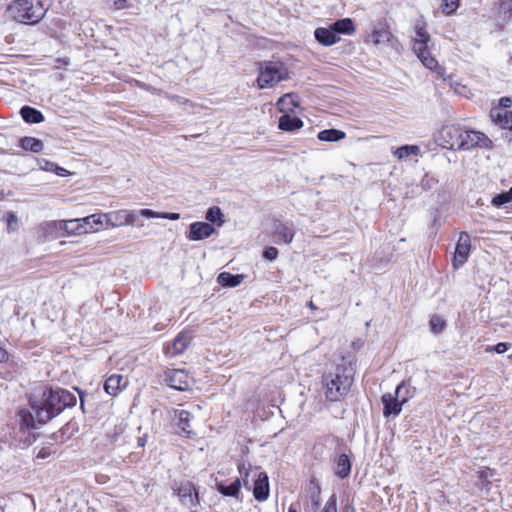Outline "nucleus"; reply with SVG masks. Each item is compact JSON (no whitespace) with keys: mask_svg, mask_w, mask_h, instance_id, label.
<instances>
[{"mask_svg":"<svg viewBox=\"0 0 512 512\" xmlns=\"http://www.w3.org/2000/svg\"><path fill=\"white\" fill-rule=\"evenodd\" d=\"M75 404V395L67 390L60 388L41 389L38 396L34 394L30 398V408H22L17 413L16 421L19 431L15 432V437L18 443L23 446L30 445L35 440L31 430L36 428L37 424L46 423L65 408Z\"/></svg>","mask_w":512,"mask_h":512,"instance_id":"1","label":"nucleus"},{"mask_svg":"<svg viewBox=\"0 0 512 512\" xmlns=\"http://www.w3.org/2000/svg\"><path fill=\"white\" fill-rule=\"evenodd\" d=\"M353 383L351 369L337 365L333 370L324 373L322 390L327 400L335 402L343 399Z\"/></svg>","mask_w":512,"mask_h":512,"instance_id":"2","label":"nucleus"},{"mask_svg":"<svg viewBox=\"0 0 512 512\" xmlns=\"http://www.w3.org/2000/svg\"><path fill=\"white\" fill-rule=\"evenodd\" d=\"M47 11L46 0H14L7 7V12L13 20L27 25L39 23Z\"/></svg>","mask_w":512,"mask_h":512,"instance_id":"3","label":"nucleus"},{"mask_svg":"<svg viewBox=\"0 0 512 512\" xmlns=\"http://www.w3.org/2000/svg\"><path fill=\"white\" fill-rule=\"evenodd\" d=\"M403 390H407V387L404 383H401L397 386L395 390V394H384L382 396L383 403V415L388 418L390 416H398L402 410V406L407 402L408 396H402L401 393Z\"/></svg>","mask_w":512,"mask_h":512,"instance_id":"4","label":"nucleus"},{"mask_svg":"<svg viewBox=\"0 0 512 512\" xmlns=\"http://www.w3.org/2000/svg\"><path fill=\"white\" fill-rule=\"evenodd\" d=\"M430 41V35L426 30V26L424 23L418 22L415 25V38L413 40V51L418 57V59L422 62V64H426L431 58L430 51L428 49V42Z\"/></svg>","mask_w":512,"mask_h":512,"instance_id":"5","label":"nucleus"},{"mask_svg":"<svg viewBox=\"0 0 512 512\" xmlns=\"http://www.w3.org/2000/svg\"><path fill=\"white\" fill-rule=\"evenodd\" d=\"M288 77V71L285 66H265L260 70L257 78L258 87L264 89L273 87Z\"/></svg>","mask_w":512,"mask_h":512,"instance_id":"6","label":"nucleus"},{"mask_svg":"<svg viewBox=\"0 0 512 512\" xmlns=\"http://www.w3.org/2000/svg\"><path fill=\"white\" fill-rule=\"evenodd\" d=\"M463 129L456 125L443 126L438 134L439 144L446 149L460 150Z\"/></svg>","mask_w":512,"mask_h":512,"instance_id":"7","label":"nucleus"},{"mask_svg":"<svg viewBox=\"0 0 512 512\" xmlns=\"http://www.w3.org/2000/svg\"><path fill=\"white\" fill-rule=\"evenodd\" d=\"M164 381L174 389L186 391L190 388L192 378L184 369H169L164 372Z\"/></svg>","mask_w":512,"mask_h":512,"instance_id":"8","label":"nucleus"},{"mask_svg":"<svg viewBox=\"0 0 512 512\" xmlns=\"http://www.w3.org/2000/svg\"><path fill=\"white\" fill-rule=\"evenodd\" d=\"M491 143V140L479 131L463 130L460 150H469L474 147L488 148Z\"/></svg>","mask_w":512,"mask_h":512,"instance_id":"9","label":"nucleus"},{"mask_svg":"<svg viewBox=\"0 0 512 512\" xmlns=\"http://www.w3.org/2000/svg\"><path fill=\"white\" fill-rule=\"evenodd\" d=\"M174 492L179 497L181 503L187 507H194L198 504V493L190 481H182L175 483Z\"/></svg>","mask_w":512,"mask_h":512,"instance_id":"10","label":"nucleus"},{"mask_svg":"<svg viewBox=\"0 0 512 512\" xmlns=\"http://www.w3.org/2000/svg\"><path fill=\"white\" fill-rule=\"evenodd\" d=\"M470 249H471V240L470 236L466 232L460 233L455 253L452 261V265L454 269H459L461 266H463L466 261L468 260V257L470 255Z\"/></svg>","mask_w":512,"mask_h":512,"instance_id":"11","label":"nucleus"},{"mask_svg":"<svg viewBox=\"0 0 512 512\" xmlns=\"http://www.w3.org/2000/svg\"><path fill=\"white\" fill-rule=\"evenodd\" d=\"M215 232L214 227L207 222H194L190 224L187 238L191 241H200L210 237Z\"/></svg>","mask_w":512,"mask_h":512,"instance_id":"12","label":"nucleus"},{"mask_svg":"<svg viewBox=\"0 0 512 512\" xmlns=\"http://www.w3.org/2000/svg\"><path fill=\"white\" fill-rule=\"evenodd\" d=\"M321 489L319 485L311 482L310 487L307 489L306 494L303 496L305 499L304 510L305 512H318L321 500Z\"/></svg>","mask_w":512,"mask_h":512,"instance_id":"13","label":"nucleus"},{"mask_svg":"<svg viewBox=\"0 0 512 512\" xmlns=\"http://www.w3.org/2000/svg\"><path fill=\"white\" fill-rule=\"evenodd\" d=\"M191 335L186 332H180L172 341L170 345L166 347V354L168 356H176L182 354L191 342Z\"/></svg>","mask_w":512,"mask_h":512,"instance_id":"14","label":"nucleus"},{"mask_svg":"<svg viewBox=\"0 0 512 512\" xmlns=\"http://www.w3.org/2000/svg\"><path fill=\"white\" fill-rule=\"evenodd\" d=\"M54 227H58L61 231L64 232L63 235H83L85 234V230H83V225L81 218L70 219V220H57L51 224Z\"/></svg>","mask_w":512,"mask_h":512,"instance_id":"15","label":"nucleus"},{"mask_svg":"<svg viewBox=\"0 0 512 512\" xmlns=\"http://www.w3.org/2000/svg\"><path fill=\"white\" fill-rule=\"evenodd\" d=\"M128 384L125 377L120 374H113L104 383V390L111 396L118 395Z\"/></svg>","mask_w":512,"mask_h":512,"instance_id":"16","label":"nucleus"},{"mask_svg":"<svg viewBox=\"0 0 512 512\" xmlns=\"http://www.w3.org/2000/svg\"><path fill=\"white\" fill-rule=\"evenodd\" d=\"M253 495L256 500L264 501L269 496L268 476L265 472H260L255 479L253 487Z\"/></svg>","mask_w":512,"mask_h":512,"instance_id":"17","label":"nucleus"},{"mask_svg":"<svg viewBox=\"0 0 512 512\" xmlns=\"http://www.w3.org/2000/svg\"><path fill=\"white\" fill-rule=\"evenodd\" d=\"M490 117L501 128L512 130V111L504 108H494L490 112Z\"/></svg>","mask_w":512,"mask_h":512,"instance_id":"18","label":"nucleus"},{"mask_svg":"<svg viewBox=\"0 0 512 512\" xmlns=\"http://www.w3.org/2000/svg\"><path fill=\"white\" fill-rule=\"evenodd\" d=\"M316 41L324 46H331L340 40V36H335L331 26L318 27L314 31Z\"/></svg>","mask_w":512,"mask_h":512,"instance_id":"19","label":"nucleus"},{"mask_svg":"<svg viewBox=\"0 0 512 512\" xmlns=\"http://www.w3.org/2000/svg\"><path fill=\"white\" fill-rule=\"evenodd\" d=\"M335 36L351 35L355 32V25L351 18H342L330 24Z\"/></svg>","mask_w":512,"mask_h":512,"instance_id":"20","label":"nucleus"},{"mask_svg":"<svg viewBox=\"0 0 512 512\" xmlns=\"http://www.w3.org/2000/svg\"><path fill=\"white\" fill-rule=\"evenodd\" d=\"M240 488H241V482H240L239 478H236L234 481H232L229 484H226L224 482L216 483L217 491L226 497H235L238 499L239 494H240Z\"/></svg>","mask_w":512,"mask_h":512,"instance_id":"21","label":"nucleus"},{"mask_svg":"<svg viewBox=\"0 0 512 512\" xmlns=\"http://www.w3.org/2000/svg\"><path fill=\"white\" fill-rule=\"evenodd\" d=\"M303 126V121L295 116L289 115V113H284L278 121L279 129L287 132H292L297 129H300Z\"/></svg>","mask_w":512,"mask_h":512,"instance_id":"22","label":"nucleus"},{"mask_svg":"<svg viewBox=\"0 0 512 512\" xmlns=\"http://www.w3.org/2000/svg\"><path fill=\"white\" fill-rule=\"evenodd\" d=\"M85 234L99 231L103 226L102 213L92 214L81 218Z\"/></svg>","mask_w":512,"mask_h":512,"instance_id":"23","label":"nucleus"},{"mask_svg":"<svg viewBox=\"0 0 512 512\" xmlns=\"http://www.w3.org/2000/svg\"><path fill=\"white\" fill-rule=\"evenodd\" d=\"M351 471V462L346 454H341L337 457L335 462V474L340 478H346Z\"/></svg>","mask_w":512,"mask_h":512,"instance_id":"24","label":"nucleus"},{"mask_svg":"<svg viewBox=\"0 0 512 512\" xmlns=\"http://www.w3.org/2000/svg\"><path fill=\"white\" fill-rule=\"evenodd\" d=\"M244 278L243 274L234 275L229 272H222L219 274L217 281L222 286L237 287L243 282Z\"/></svg>","mask_w":512,"mask_h":512,"instance_id":"25","label":"nucleus"},{"mask_svg":"<svg viewBox=\"0 0 512 512\" xmlns=\"http://www.w3.org/2000/svg\"><path fill=\"white\" fill-rule=\"evenodd\" d=\"M391 37V32L385 28L374 29L368 35L367 41L375 45H380L389 42L391 40Z\"/></svg>","mask_w":512,"mask_h":512,"instance_id":"26","label":"nucleus"},{"mask_svg":"<svg viewBox=\"0 0 512 512\" xmlns=\"http://www.w3.org/2000/svg\"><path fill=\"white\" fill-rule=\"evenodd\" d=\"M274 234L279 239V241L289 244L293 241L295 232L292 225L279 224L275 228Z\"/></svg>","mask_w":512,"mask_h":512,"instance_id":"27","label":"nucleus"},{"mask_svg":"<svg viewBox=\"0 0 512 512\" xmlns=\"http://www.w3.org/2000/svg\"><path fill=\"white\" fill-rule=\"evenodd\" d=\"M20 114L27 123L36 124L44 120L43 114L39 110L32 108L30 106L22 107L20 110Z\"/></svg>","mask_w":512,"mask_h":512,"instance_id":"28","label":"nucleus"},{"mask_svg":"<svg viewBox=\"0 0 512 512\" xmlns=\"http://www.w3.org/2000/svg\"><path fill=\"white\" fill-rule=\"evenodd\" d=\"M345 132L338 129H325L318 133V139L326 142H336L344 139Z\"/></svg>","mask_w":512,"mask_h":512,"instance_id":"29","label":"nucleus"},{"mask_svg":"<svg viewBox=\"0 0 512 512\" xmlns=\"http://www.w3.org/2000/svg\"><path fill=\"white\" fill-rule=\"evenodd\" d=\"M140 214L145 218H161L169 220H178L180 218V214L178 213L156 212L151 209H141Z\"/></svg>","mask_w":512,"mask_h":512,"instance_id":"30","label":"nucleus"},{"mask_svg":"<svg viewBox=\"0 0 512 512\" xmlns=\"http://www.w3.org/2000/svg\"><path fill=\"white\" fill-rule=\"evenodd\" d=\"M175 417L178 418V427L186 434H190L191 433V430L189 429L190 428V419H191V414L190 412L186 411V410H176L175 411Z\"/></svg>","mask_w":512,"mask_h":512,"instance_id":"31","label":"nucleus"},{"mask_svg":"<svg viewBox=\"0 0 512 512\" xmlns=\"http://www.w3.org/2000/svg\"><path fill=\"white\" fill-rule=\"evenodd\" d=\"M20 146L27 151L40 152L43 149L41 140L33 137H23L20 139Z\"/></svg>","mask_w":512,"mask_h":512,"instance_id":"32","label":"nucleus"},{"mask_svg":"<svg viewBox=\"0 0 512 512\" xmlns=\"http://www.w3.org/2000/svg\"><path fill=\"white\" fill-rule=\"evenodd\" d=\"M420 153V148L417 145H404L397 148L394 152V155L399 159L408 158L411 155L417 156Z\"/></svg>","mask_w":512,"mask_h":512,"instance_id":"33","label":"nucleus"},{"mask_svg":"<svg viewBox=\"0 0 512 512\" xmlns=\"http://www.w3.org/2000/svg\"><path fill=\"white\" fill-rule=\"evenodd\" d=\"M297 104L294 102V99L290 94H286L279 98L277 101V107L280 112L282 113H289L293 112L294 107H296Z\"/></svg>","mask_w":512,"mask_h":512,"instance_id":"34","label":"nucleus"},{"mask_svg":"<svg viewBox=\"0 0 512 512\" xmlns=\"http://www.w3.org/2000/svg\"><path fill=\"white\" fill-rule=\"evenodd\" d=\"M223 214L220 210L219 207H211L207 210L206 212V219L209 221V222H212V223H217L219 226H221L223 224Z\"/></svg>","mask_w":512,"mask_h":512,"instance_id":"35","label":"nucleus"},{"mask_svg":"<svg viewBox=\"0 0 512 512\" xmlns=\"http://www.w3.org/2000/svg\"><path fill=\"white\" fill-rule=\"evenodd\" d=\"M117 227L127 226V209H121L117 211H111V215Z\"/></svg>","mask_w":512,"mask_h":512,"instance_id":"36","label":"nucleus"},{"mask_svg":"<svg viewBox=\"0 0 512 512\" xmlns=\"http://www.w3.org/2000/svg\"><path fill=\"white\" fill-rule=\"evenodd\" d=\"M459 5L460 0H443L441 9L445 15L449 16L454 14V12L458 9Z\"/></svg>","mask_w":512,"mask_h":512,"instance_id":"37","label":"nucleus"},{"mask_svg":"<svg viewBox=\"0 0 512 512\" xmlns=\"http://www.w3.org/2000/svg\"><path fill=\"white\" fill-rule=\"evenodd\" d=\"M104 2L114 10H123L132 6L129 0H104Z\"/></svg>","mask_w":512,"mask_h":512,"instance_id":"38","label":"nucleus"},{"mask_svg":"<svg viewBox=\"0 0 512 512\" xmlns=\"http://www.w3.org/2000/svg\"><path fill=\"white\" fill-rule=\"evenodd\" d=\"M446 326L445 321L439 316H433L430 320V328L433 333H440Z\"/></svg>","mask_w":512,"mask_h":512,"instance_id":"39","label":"nucleus"},{"mask_svg":"<svg viewBox=\"0 0 512 512\" xmlns=\"http://www.w3.org/2000/svg\"><path fill=\"white\" fill-rule=\"evenodd\" d=\"M127 218H128V222H127V226H138V227H143L144 224L143 223H139V216H142L140 214V210L139 211H135V210H127Z\"/></svg>","mask_w":512,"mask_h":512,"instance_id":"40","label":"nucleus"},{"mask_svg":"<svg viewBox=\"0 0 512 512\" xmlns=\"http://www.w3.org/2000/svg\"><path fill=\"white\" fill-rule=\"evenodd\" d=\"M319 512H337V497L332 494Z\"/></svg>","mask_w":512,"mask_h":512,"instance_id":"41","label":"nucleus"},{"mask_svg":"<svg viewBox=\"0 0 512 512\" xmlns=\"http://www.w3.org/2000/svg\"><path fill=\"white\" fill-rule=\"evenodd\" d=\"M510 345L506 342H500L494 346H488L486 348V352H496L498 354H502L509 349Z\"/></svg>","mask_w":512,"mask_h":512,"instance_id":"42","label":"nucleus"},{"mask_svg":"<svg viewBox=\"0 0 512 512\" xmlns=\"http://www.w3.org/2000/svg\"><path fill=\"white\" fill-rule=\"evenodd\" d=\"M56 220L54 221H47V222H44L40 225V228L41 230L44 231L45 234H49V235H52L54 233H58L61 231L60 228L58 227H54V226H50V224L54 223Z\"/></svg>","mask_w":512,"mask_h":512,"instance_id":"43","label":"nucleus"},{"mask_svg":"<svg viewBox=\"0 0 512 512\" xmlns=\"http://www.w3.org/2000/svg\"><path fill=\"white\" fill-rule=\"evenodd\" d=\"M509 202H510L509 197H507L504 192L497 194L495 197H493V199L491 201L492 205L495 207H500Z\"/></svg>","mask_w":512,"mask_h":512,"instance_id":"44","label":"nucleus"},{"mask_svg":"<svg viewBox=\"0 0 512 512\" xmlns=\"http://www.w3.org/2000/svg\"><path fill=\"white\" fill-rule=\"evenodd\" d=\"M278 249L275 248V247H267L264 252H263V256L267 259V260H270V261H273L275 260L277 257H278Z\"/></svg>","mask_w":512,"mask_h":512,"instance_id":"45","label":"nucleus"},{"mask_svg":"<svg viewBox=\"0 0 512 512\" xmlns=\"http://www.w3.org/2000/svg\"><path fill=\"white\" fill-rule=\"evenodd\" d=\"M501 10L508 15V17L512 16V0H504L500 4Z\"/></svg>","mask_w":512,"mask_h":512,"instance_id":"46","label":"nucleus"},{"mask_svg":"<svg viewBox=\"0 0 512 512\" xmlns=\"http://www.w3.org/2000/svg\"><path fill=\"white\" fill-rule=\"evenodd\" d=\"M111 215V212H105V213H102V220L104 221L105 220V224L107 227H110V228H117L114 220H113V217L110 216Z\"/></svg>","mask_w":512,"mask_h":512,"instance_id":"47","label":"nucleus"},{"mask_svg":"<svg viewBox=\"0 0 512 512\" xmlns=\"http://www.w3.org/2000/svg\"><path fill=\"white\" fill-rule=\"evenodd\" d=\"M13 223H15V224L17 223V217L14 213L10 212L7 215V224H8L9 229H14L12 226Z\"/></svg>","mask_w":512,"mask_h":512,"instance_id":"48","label":"nucleus"},{"mask_svg":"<svg viewBox=\"0 0 512 512\" xmlns=\"http://www.w3.org/2000/svg\"><path fill=\"white\" fill-rule=\"evenodd\" d=\"M511 103H512V101L508 97H502L500 99V105L503 106L504 109L507 108V107H510Z\"/></svg>","mask_w":512,"mask_h":512,"instance_id":"49","label":"nucleus"},{"mask_svg":"<svg viewBox=\"0 0 512 512\" xmlns=\"http://www.w3.org/2000/svg\"><path fill=\"white\" fill-rule=\"evenodd\" d=\"M7 358H8L7 352L3 348L0 347V363L6 361Z\"/></svg>","mask_w":512,"mask_h":512,"instance_id":"50","label":"nucleus"},{"mask_svg":"<svg viewBox=\"0 0 512 512\" xmlns=\"http://www.w3.org/2000/svg\"><path fill=\"white\" fill-rule=\"evenodd\" d=\"M49 456V452L46 449H41L37 455L38 458H46Z\"/></svg>","mask_w":512,"mask_h":512,"instance_id":"51","label":"nucleus"},{"mask_svg":"<svg viewBox=\"0 0 512 512\" xmlns=\"http://www.w3.org/2000/svg\"><path fill=\"white\" fill-rule=\"evenodd\" d=\"M443 70H444V66H441V65L433 66V71L439 75H443Z\"/></svg>","mask_w":512,"mask_h":512,"instance_id":"52","label":"nucleus"},{"mask_svg":"<svg viewBox=\"0 0 512 512\" xmlns=\"http://www.w3.org/2000/svg\"><path fill=\"white\" fill-rule=\"evenodd\" d=\"M343 512H355V509L352 506H345Z\"/></svg>","mask_w":512,"mask_h":512,"instance_id":"53","label":"nucleus"},{"mask_svg":"<svg viewBox=\"0 0 512 512\" xmlns=\"http://www.w3.org/2000/svg\"><path fill=\"white\" fill-rule=\"evenodd\" d=\"M288 512H298L294 505H290Z\"/></svg>","mask_w":512,"mask_h":512,"instance_id":"54","label":"nucleus"},{"mask_svg":"<svg viewBox=\"0 0 512 512\" xmlns=\"http://www.w3.org/2000/svg\"><path fill=\"white\" fill-rule=\"evenodd\" d=\"M257 64H267V65H270V64H276V63L273 62V61H264V62H258Z\"/></svg>","mask_w":512,"mask_h":512,"instance_id":"55","label":"nucleus"},{"mask_svg":"<svg viewBox=\"0 0 512 512\" xmlns=\"http://www.w3.org/2000/svg\"><path fill=\"white\" fill-rule=\"evenodd\" d=\"M171 99L176 101L177 103H182V99L179 97H171Z\"/></svg>","mask_w":512,"mask_h":512,"instance_id":"56","label":"nucleus"},{"mask_svg":"<svg viewBox=\"0 0 512 512\" xmlns=\"http://www.w3.org/2000/svg\"><path fill=\"white\" fill-rule=\"evenodd\" d=\"M58 63L59 64H63V65L68 64V62L66 60H64V59H58Z\"/></svg>","mask_w":512,"mask_h":512,"instance_id":"57","label":"nucleus"},{"mask_svg":"<svg viewBox=\"0 0 512 512\" xmlns=\"http://www.w3.org/2000/svg\"><path fill=\"white\" fill-rule=\"evenodd\" d=\"M308 306H309V308H311V309H315V308H316V307H315V305H314V303H313L312 301H310V302L308 303Z\"/></svg>","mask_w":512,"mask_h":512,"instance_id":"58","label":"nucleus"},{"mask_svg":"<svg viewBox=\"0 0 512 512\" xmlns=\"http://www.w3.org/2000/svg\"><path fill=\"white\" fill-rule=\"evenodd\" d=\"M506 194L507 197H509V201L511 202L512 201V194H509V191L507 192H504Z\"/></svg>","mask_w":512,"mask_h":512,"instance_id":"59","label":"nucleus"},{"mask_svg":"<svg viewBox=\"0 0 512 512\" xmlns=\"http://www.w3.org/2000/svg\"><path fill=\"white\" fill-rule=\"evenodd\" d=\"M511 240H512V236H511Z\"/></svg>","mask_w":512,"mask_h":512,"instance_id":"60","label":"nucleus"}]
</instances>
